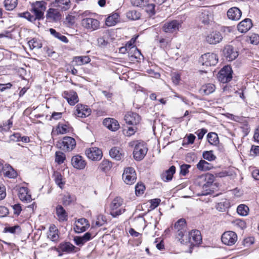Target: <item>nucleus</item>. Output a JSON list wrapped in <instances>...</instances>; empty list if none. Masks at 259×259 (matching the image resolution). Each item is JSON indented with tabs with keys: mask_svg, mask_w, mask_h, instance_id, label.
Here are the masks:
<instances>
[{
	"mask_svg": "<svg viewBox=\"0 0 259 259\" xmlns=\"http://www.w3.org/2000/svg\"><path fill=\"white\" fill-rule=\"evenodd\" d=\"M128 144L129 147L134 148L133 155L136 160H141L144 158L148 151L146 143L142 141H133Z\"/></svg>",
	"mask_w": 259,
	"mask_h": 259,
	"instance_id": "1",
	"label": "nucleus"
},
{
	"mask_svg": "<svg viewBox=\"0 0 259 259\" xmlns=\"http://www.w3.org/2000/svg\"><path fill=\"white\" fill-rule=\"evenodd\" d=\"M199 61L203 66H214L218 62V57L214 53H207L201 56Z\"/></svg>",
	"mask_w": 259,
	"mask_h": 259,
	"instance_id": "2",
	"label": "nucleus"
},
{
	"mask_svg": "<svg viewBox=\"0 0 259 259\" xmlns=\"http://www.w3.org/2000/svg\"><path fill=\"white\" fill-rule=\"evenodd\" d=\"M123 203L122 199L120 197L115 198L110 204V214L113 217H116L125 211V209L119 208Z\"/></svg>",
	"mask_w": 259,
	"mask_h": 259,
	"instance_id": "3",
	"label": "nucleus"
},
{
	"mask_svg": "<svg viewBox=\"0 0 259 259\" xmlns=\"http://www.w3.org/2000/svg\"><path fill=\"white\" fill-rule=\"evenodd\" d=\"M232 72L233 71L230 66H224L218 73L219 80L223 83L229 82L232 78Z\"/></svg>",
	"mask_w": 259,
	"mask_h": 259,
	"instance_id": "4",
	"label": "nucleus"
},
{
	"mask_svg": "<svg viewBox=\"0 0 259 259\" xmlns=\"http://www.w3.org/2000/svg\"><path fill=\"white\" fill-rule=\"evenodd\" d=\"M222 33L218 31H213L207 33L204 35V40L210 45H216L223 39Z\"/></svg>",
	"mask_w": 259,
	"mask_h": 259,
	"instance_id": "5",
	"label": "nucleus"
},
{
	"mask_svg": "<svg viewBox=\"0 0 259 259\" xmlns=\"http://www.w3.org/2000/svg\"><path fill=\"white\" fill-rule=\"evenodd\" d=\"M122 179L126 184H134L137 179V175L134 168L131 167L125 168L122 174Z\"/></svg>",
	"mask_w": 259,
	"mask_h": 259,
	"instance_id": "6",
	"label": "nucleus"
},
{
	"mask_svg": "<svg viewBox=\"0 0 259 259\" xmlns=\"http://www.w3.org/2000/svg\"><path fill=\"white\" fill-rule=\"evenodd\" d=\"M58 146L64 151H70L72 150L76 146L75 139L71 137H65L62 141L59 142Z\"/></svg>",
	"mask_w": 259,
	"mask_h": 259,
	"instance_id": "7",
	"label": "nucleus"
},
{
	"mask_svg": "<svg viewBox=\"0 0 259 259\" xmlns=\"http://www.w3.org/2000/svg\"><path fill=\"white\" fill-rule=\"evenodd\" d=\"M81 25L90 31L97 30L100 27V22L94 18H86L81 21Z\"/></svg>",
	"mask_w": 259,
	"mask_h": 259,
	"instance_id": "8",
	"label": "nucleus"
},
{
	"mask_svg": "<svg viewBox=\"0 0 259 259\" xmlns=\"http://www.w3.org/2000/svg\"><path fill=\"white\" fill-rule=\"evenodd\" d=\"M182 22L177 20H174L165 23L162 29L165 33H173L177 32L181 27Z\"/></svg>",
	"mask_w": 259,
	"mask_h": 259,
	"instance_id": "9",
	"label": "nucleus"
},
{
	"mask_svg": "<svg viewBox=\"0 0 259 259\" xmlns=\"http://www.w3.org/2000/svg\"><path fill=\"white\" fill-rule=\"evenodd\" d=\"M221 239L224 244L231 246L237 241V235L234 232L227 231L223 233Z\"/></svg>",
	"mask_w": 259,
	"mask_h": 259,
	"instance_id": "10",
	"label": "nucleus"
},
{
	"mask_svg": "<svg viewBox=\"0 0 259 259\" xmlns=\"http://www.w3.org/2000/svg\"><path fill=\"white\" fill-rule=\"evenodd\" d=\"M85 153L89 159L95 161L100 160L103 155L101 150L95 147L87 148Z\"/></svg>",
	"mask_w": 259,
	"mask_h": 259,
	"instance_id": "11",
	"label": "nucleus"
},
{
	"mask_svg": "<svg viewBox=\"0 0 259 259\" xmlns=\"http://www.w3.org/2000/svg\"><path fill=\"white\" fill-rule=\"evenodd\" d=\"M224 54L225 57L229 61L235 60L238 56V52L233 46L230 45L225 47L224 50Z\"/></svg>",
	"mask_w": 259,
	"mask_h": 259,
	"instance_id": "12",
	"label": "nucleus"
},
{
	"mask_svg": "<svg viewBox=\"0 0 259 259\" xmlns=\"http://www.w3.org/2000/svg\"><path fill=\"white\" fill-rule=\"evenodd\" d=\"M124 120L127 124L136 125L140 122L141 118L136 113L128 112L124 116Z\"/></svg>",
	"mask_w": 259,
	"mask_h": 259,
	"instance_id": "13",
	"label": "nucleus"
},
{
	"mask_svg": "<svg viewBox=\"0 0 259 259\" xmlns=\"http://www.w3.org/2000/svg\"><path fill=\"white\" fill-rule=\"evenodd\" d=\"M103 125L108 130L112 132L117 131L120 125L117 120L112 118H106L103 122Z\"/></svg>",
	"mask_w": 259,
	"mask_h": 259,
	"instance_id": "14",
	"label": "nucleus"
},
{
	"mask_svg": "<svg viewBox=\"0 0 259 259\" xmlns=\"http://www.w3.org/2000/svg\"><path fill=\"white\" fill-rule=\"evenodd\" d=\"M76 107L75 114L79 117L84 118L89 116L91 113V109L87 105L78 104Z\"/></svg>",
	"mask_w": 259,
	"mask_h": 259,
	"instance_id": "15",
	"label": "nucleus"
},
{
	"mask_svg": "<svg viewBox=\"0 0 259 259\" xmlns=\"http://www.w3.org/2000/svg\"><path fill=\"white\" fill-rule=\"evenodd\" d=\"M71 164L74 168L82 169L86 165V162L82 156L77 155L72 157Z\"/></svg>",
	"mask_w": 259,
	"mask_h": 259,
	"instance_id": "16",
	"label": "nucleus"
},
{
	"mask_svg": "<svg viewBox=\"0 0 259 259\" xmlns=\"http://www.w3.org/2000/svg\"><path fill=\"white\" fill-rule=\"evenodd\" d=\"M75 247L70 242L61 243L58 248L54 247V249L57 252H64L68 253L74 251Z\"/></svg>",
	"mask_w": 259,
	"mask_h": 259,
	"instance_id": "17",
	"label": "nucleus"
},
{
	"mask_svg": "<svg viewBox=\"0 0 259 259\" xmlns=\"http://www.w3.org/2000/svg\"><path fill=\"white\" fill-rule=\"evenodd\" d=\"M252 26V24L251 20L249 18H246L238 24L237 28L239 32L245 33L248 31Z\"/></svg>",
	"mask_w": 259,
	"mask_h": 259,
	"instance_id": "18",
	"label": "nucleus"
},
{
	"mask_svg": "<svg viewBox=\"0 0 259 259\" xmlns=\"http://www.w3.org/2000/svg\"><path fill=\"white\" fill-rule=\"evenodd\" d=\"M176 235L183 236V232H186V222L184 219H180L175 224Z\"/></svg>",
	"mask_w": 259,
	"mask_h": 259,
	"instance_id": "19",
	"label": "nucleus"
},
{
	"mask_svg": "<svg viewBox=\"0 0 259 259\" xmlns=\"http://www.w3.org/2000/svg\"><path fill=\"white\" fill-rule=\"evenodd\" d=\"M242 15L241 11L237 7H233L229 9L227 12V16L230 20H238Z\"/></svg>",
	"mask_w": 259,
	"mask_h": 259,
	"instance_id": "20",
	"label": "nucleus"
},
{
	"mask_svg": "<svg viewBox=\"0 0 259 259\" xmlns=\"http://www.w3.org/2000/svg\"><path fill=\"white\" fill-rule=\"evenodd\" d=\"M65 98L70 105H74L78 102V98L76 92L71 91L69 92H64Z\"/></svg>",
	"mask_w": 259,
	"mask_h": 259,
	"instance_id": "21",
	"label": "nucleus"
},
{
	"mask_svg": "<svg viewBox=\"0 0 259 259\" xmlns=\"http://www.w3.org/2000/svg\"><path fill=\"white\" fill-rule=\"evenodd\" d=\"M18 196L22 201L29 202L32 200L31 196L28 194V189L26 187H21L20 188Z\"/></svg>",
	"mask_w": 259,
	"mask_h": 259,
	"instance_id": "22",
	"label": "nucleus"
},
{
	"mask_svg": "<svg viewBox=\"0 0 259 259\" xmlns=\"http://www.w3.org/2000/svg\"><path fill=\"white\" fill-rule=\"evenodd\" d=\"M190 237L191 238V244L197 245L202 242V237L200 232L198 230H192L189 233Z\"/></svg>",
	"mask_w": 259,
	"mask_h": 259,
	"instance_id": "23",
	"label": "nucleus"
},
{
	"mask_svg": "<svg viewBox=\"0 0 259 259\" xmlns=\"http://www.w3.org/2000/svg\"><path fill=\"white\" fill-rule=\"evenodd\" d=\"M56 211L58 219L60 222H64L67 220V213L62 205H57L56 208Z\"/></svg>",
	"mask_w": 259,
	"mask_h": 259,
	"instance_id": "24",
	"label": "nucleus"
},
{
	"mask_svg": "<svg viewBox=\"0 0 259 259\" xmlns=\"http://www.w3.org/2000/svg\"><path fill=\"white\" fill-rule=\"evenodd\" d=\"M47 19L50 22H56L61 19V15L57 10L54 9H50L47 14Z\"/></svg>",
	"mask_w": 259,
	"mask_h": 259,
	"instance_id": "25",
	"label": "nucleus"
},
{
	"mask_svg": "<svg viewBox=\"0 0 259 259\" xmlns=\"http://www.w3.org/2000/svg\"><path fill=\"white\" fill-rule=\"evenodd\" d=\"M176 172V167L172 165L169 167V168L164 172H163L161 175V179L164 182H168L171 181L172 179L173 175Z\"/></svg>",
	"mask_w": 259,
	"mask_h": 259,
	"instance_id": "26",
	"label": "nucleus"
},
{
	"mask_svg": "<svg viewBox=\"0 0 259 259\" xmlns=\"http://www.w3.org/2000/svg\"><path fill=\"white\" fill-rule=\"evenodd\" d=\"M71 126L67 121L59 122L56 128V132L58 134H65L70 131Z\"/></svg>",
	"mask_w": 259,
	"mask_h": 259,
	"instance_id": "27",
	"label": "nucleus"
},
{
	"mask_svg": "<svg viewBox=\"0 0 259 259\" xmlns=\"http://www.w3.org/2000/svg\"><path fill=\"white\" fill-rule=\"evenodd\" d=\"M54 5L62 11H66L70 8L71 4L70 0H55Z\"/></svg>",
	"mask_w": 259,
	"mask_h": 259,
	"instance_id": "28",
	"label": "nucleus"
},
{
	"mask_svg": "<svg viewBox=\"0 0 259 259\" xmlns=\"http://www.w3.org/2000/svg\"><path fill=\"white\" fill-rule=\"evenodd\" d=\"M91 61V59L88 56H76L73 59L72 62L75 65L81 66L83 64H88Z\"/></svg>",
	"mask_w": 259,
	"mask_h": 259,
	"instance_id": "29",
	"label": "nucleus"
},
{
	"mask_svg": "<svg viewBox=\"0 0 259 259\" xmlns=\"http://www.w3.org/2000/svg\"><path fill=\"white\" fill-rule=\"evenodd\" d=\"M48 237L52 241H56L59 238L58 230L55 225H52L49 228Z\"/></svg>",
	"mask_w": 259,
	"mask_h": 259,
	"instance_id": "30",
	"label": "nucleus"
},
{
	"mask_svg": "<svg viewBox=\"0 0 259 259\" xmlns=\"http://www.w3.org/2000/svg\"><path fill=\"white\" fill-rule=\"evenodd\" d=\"M215 85L211 83H207L203 85L200 90V92L205 95H208L212 93L215 91Z\"/></svg>",
	"mask_w": 259,
	"mask_h": 259,
	"instance_id": "31",
	"label": "nucleus"
},
{
	"mask_svg": "<svg viewBox=\"0 0 259 259\" xmlns=\"http://www.w3.org/2000/svg\"><path fill=\"white\" fill-rule=\"evenodd\" d=\"M119 15L118 13H115L108 16L105 21L106 25L108 26H112L115 25L118 22Z\"/></svg>",
	"mask_w": 259,
	"mask_h": 259,
	"instance_id": "32",
	"label": "nucleus"
},
{
	"mask_svg": "<svg viewBox=\"0 0 259 259\" xmlns=\"http://www.w3.org/2000/svg\"><path fill=\"white\" fill-rule=\"evenodd\" d=\"M109 154L111 158L116 160H120L123 157V155L120 151L119 148L115 147L111 149Z\"/></svg>",
	"mask_w": 259,
	"mask_h": 259,
	"instance_id": "33",
	"label": "nucleus"
},
{
	"mask_svg": "<svg viewBox=\"0 0 259 259\" xmlns=\"http://www.w3.org/2000/svg\"><path fill=\"white\" fill-rule=\"evenodd\" d=\"M197 168L201 171H207L211 169L213 165L204 160H200L197 164Z\"/></svg>",
	"mask_w": 259,
	"mask_h": 259,
	"instance_id": "34",
	"label": "nucleus"
},
{
	"mask_svg": "<svg viewBox=\"0 0 259 259\" xmlns=\"http://www.w3.org/2000/svg\"><path fill=\"white\" fill-rule=\"evenodd\" d=\"M5 177L9 178H14L17 176V173L10 165H5V168L3 172Z\"/></svg>",
	"mask_w": 259,
	"mask_h": 259,
	"instance_id": "35",
	"label": "nucleus"
},
{
	"mask_svg": "<svg viewBox=\"0 0 259 259\" xmlns=\"http://www.w3.org/2000/svg\"><path fill=\"white\" fill-rule=\"evenodd\" d=\"M53 176L56 185L62 189L65 184V182L63 181L61 174L58 171H55Z\"/></svg>",
	"mask_w": 259,
	"mask_h": 259,
	"instance_id": "36",
	"label": "nucleus"
},
{
	"mask_svg": "<svg viewBox=\"0 0 259 259\" xmlns=\"http://www.w3.org/2000/svg\"><path fill=\"white\" fill-rule=\"evenodd\" d=\"M176 238L178 239L179 241L181 244H185L187 243L191 244V238L190 237L189 233L188 235L187 234L186 232H183V236H179L176 235Z\"/></svg>",
	"mask_w": 259,
	"mask_h": 259,
	"instance_id": "37",
	"label": "nucleus"
},
{
	"mask_svg": "<svg viewBox=\"0 0 259 259\" xmlns=\"http://www.w3.org/2000/svg\"><path fill=\"white\" fill-rule=\"evenodd\" d=\"M17 0H5L4 6L6 9L8 11L14 10L17 6Z\"/></svg>",
	"mask_w": 259,
	"mask_h": 259,
	"instance_id": "38",
	"label": "nucleus"
},
{
	"mask_svg": "<svg viewBox=\"0 0 259 259\" xmlns=\"http://www.w3.org/2000/svg\"><path fill=\"white\" fill-rule=\"evenodd\" d=\"M208 142L211 145H217L219 142L218 135L215 133H209L207 135Z\"/></svg>",
	"mask_w": 259,
	"mask_h": 259,
	"instance_id": "39",
	"label": "nucleus"
},
{
	"mask_svg": "<svg viewBox=\"0 0 259 259\" xmlns=\"http://www.w3.org/2000/svg\"><path fill=\"white\" fill-rule=\"evenodd\" d=\"M127 18L131 20H137L140 18V13L136 10H131L126 13Z\"/></svg>",
	"mask_w": 259,
	"mask_h": 259,
	"instance_id": "40",
	"label": "nucleus"
},
{
	"mask_svg": "<svg viewBox=\"0 0 259 259\" xmlns=\"http://www.w3.org/2000/svg\"><path fill=\"white\" fill-rule=\"evenodd\" d=\"M50 32L52 35H53L54 37L57 38L62 42L65 43L68 42V40L67 38L65 36L62 35L59 32H57L54 29L50 28Z\"/></svg>",
	"mask_w": 259,
	"mask_h": 259,
	"instance_id": "41",
	"label": "nucleus"
},
{
	"mask_svg": "<svg viewBox=\"0 0 259 259\" xmlns=\"http://www.w3.org/2000/svg\"><path fill=\"white\" fill-rule=\"evenodd\" d=\"M29 47L31 50L34 49H40L42 47V44L39 40L36 38H33L28 42Z\"/></svg>",
	"mask_w": 259,
	"mask_h": 259,
	"instance_id": "42",
	"label": "nucleus"
},
{
	"mask_svg": "<svg viewBox=\"0 0 259 259\" xmlns=\"http://www.w3.org/2000/svg\"><path fill=\"white\" fill-rule=\"evenodd\" d=\"M237 213L242 216H246L249 212L248 207L245 204H240L237 208Z\"/></svg>",
	"mask_w": 259,
	"mask_h": 259,
	"instance_id": "43",
	"label": "nucleus"
},
{
	"mask_svg": "<svg viewBox=\"0 0 259 259\" xmlns=\"http://www.w3.org/2000/svg\"><path fill=\"white\" fill-rule=\"evenodd\" d=\"M203 158L209 161H212L216 159V156L214 155L213 151H205L202 154Z\"/></svg>",
	"mask_w": 259,
	"mask_h": 259,
	"instance_id": "44",
	"label": "nucleus"
},
{
	"mask_svg": "<svg viewBox=\"0 0 259 259\" xmlns=\"http://www.w3.org/2000/svg\"><path fill=\"white\" fill-rule=\"evenodd\" d=\"M112 166V163L108 160H103L100 164L99 167L104 171L109 170Z\"/></svg>",
	"mask_w": 259,
	"mask_h": 259,
	"instance_id": "45",
	"label": "nucleus"
},
{
	"mask_svg": "<svg viewBox=\"0 0 259 259\" xmlns=\"http://www.w3.org/2000/svg\"><path fill=\"white\" fill-rule=\"evenodd\" d=\"M104 36L99 37L97 39L98 46L100 47H105L108 43L107 40H106L105 37V36L108 35V32H104Z\"/></svg>",
	"mask_w": 259,
	"mask_h": 259,
	"instance_id": "46",
	"label": "nucleus"
},
{
	"mask_svg": "<svg viewBox=\"0 0 259 259\" xmlns=\"http://www.w3.org/2000/svg\"><path fill=\"white\" fill-rule=\"evenodd\" d=\"M55 156V161L59 164L63 163L66 158L65 155L61 151H57Z\"/></svg>",
	"mask_w": 259,
	"mask_h": 259,
	"instance_id": "47",
	"label": "nucleus"
},
{
	"mask_svg": "<svg viewBox=\"0 0 259 259\" xmlns=\"http://www.w3.org/2000/svg\"><path fill=\"white\" fill-rule=\"evenodd\" d=\"M32 9L39 10L40 11H45L46 7L45 2L43 1H36L35 3L32 4Z\"/></svg>",
	"mask_w": 259,
	"mask_h": 259,
	"instance_id": "48",
	"label": "nucleus"
},
{
	"mask_svg": "<svg viewBox=\"0 0 259 259\" xmlns=\"http://www.w3.org/2000/svg\"><path fill=\"white\" fill-rule=\"evenodd\" d=\"M64 23L68 27H72L75 23V17L70 15H68L65 18Z\"/></svg>",
	"mask_w": 259,
	"mask_h": 259,
	"instance_id": "49",
	"label": "nucleus"
},
{
	"mask_svg": "<svg viewBox=\"0 0 259 259\" xmlns=\"http://www.w3.org/2000/svg\"><path fill=\"white\" fill-rule=\"evenodd\" d=\"M145 190V186L142 183H138L135 187V193L137 196H140L144 193Z\"/></svg>",
	"mask_w": 259,
	"mask_h": 259,
	"instance_id": "50",
	"label": "nucleus"
},
{
	"mask_svg": "<svg viewBox=\"0 0 259 259\" xmlns=\"http://www.w3.org/2000/svg\"><path fill=\"white\" fill-rule=\"evenodd\" d=\"M106 223V219L105 216L100 214L97 217V221L95 223V226L100 227L104 225Z\"/></svg>",
	"mask_w": 259,
	"mask_h": 259,
	"instance_id": "51",
	"label": "nucleus"
},
{
	"mask_svg": "<svg viewBox=\"0 0 259 259\" xmlns=\"http://www.w3.org/2000/svg\"><path fill=\"white\" fill-rule=\"evenodd\" d=\"M202 22L204 24H208L211 21V16L207 13H203L201 17Z\"/></svg>",
	"mask_w": 259,
	"mask_h": 259,
	"instance_id": "52",
	"label": "nucleus"
},
{
	"mask_svg": "<svg viewBox=\"0 0 259 259\" xmlns=\"http://www.w3.org/2000/svg\"><path fill=\"white\" fill-rule=\"evenodd\" d=\"M131 4L133 6L139 7H143L146 5V0H131Z\"/></svg>",
	"mask_w": 259,
	"mask_h": 259,
	"instance_id": "53",
	"label": "nucleus"
},
{
	"mask_svg": "<svg viewBox=\"0 0 259 259\" xmlns=\"http://www.w3.org/2000/svg\"><path fill=\"white\" fill-rule=\"evenodd\" d=\"M74 198L70 194H68L64 196L63 198V203L65 205H69L73 201Z\"/></svg>",
	"mask_w": 259,
	"mask_h": 259,
	"instance_id": "54",
	"label": "nucleus"
},
{
	"mask_svg": "<svg viewBox=\"0 0 259 259\" xmlns=\"http://www.w3.org/2000/svg\"><path fill=\"white\" fill-rule=\"evenodd\" d=\"M21 17H23L30 22H34L36 20V17L31 15L28 12H26L20 14Z\"/></svg>",
	"mask_w": 259,
	"mask_h": 259,
	"instance_id": "55",
	"label": "nucleus"
},
{
	"mask_svg": "<svg viewBox=\"0 0 259 259\" xmlns=\"http://www.w3.org/2000/svg\"><path fill=\"white\" fill-rule=\"evenodd\" d=\"M249 39L251 44L256 45L259 43V35L257 34L253 33L249 36Z\"/></svg>",
	"mask_w": 259,
	"mask_h": 259,
	"instance_id": "56",
	"label": "nucleus"
},
{
	"mask_svg": "<svg viewBox=\"0 0 259 259\" xmlns=\"http://www.w3.org/2000/svg\"><path fill=\"white\" fill-rule=\"evenodd\" d=\"M146 11L147 13L154 14L155 13V5L153 4H147L146 3Z\"/></svg>",
	"mask_w": 259,
	"mask_h": 259,
	"instance_id": "57",
	"label": "nucleus"
},
{
	"mask_svg": "<svg viewBox=\"0 0 259 259\" xmlns=\"http://www.w3.org/2000/svg\"><path fill=\"white\" fill-rule=\"evenodd\" d=\"M88 226L80 225L79 224H76L74 228V230L77 233H81L84 232L88 228Z\"/></svg>",
	"mask_w": 259,
	"mask_h": 259,
	"instance_id": "58",
	"label": "nucleus"
},
{
	"mask_svg": "<svg viewBox=\"0 0 259 259\" xmlns=\"http://www.w3.org/2000/svg\"><path fill=\"white\" fill-rule=\"evenodd\" d=\"M33 12L34 13L35 16L34 17H36V19H40L42 18L43 15H44V12L45 11H40L39 10H36V9H32Z\"/></svg>",
	"mask_w": 259,
	"mask_h": 259,
	"instance_id": "59",
	"label": "nucleus"
},
{
	"mask_svg": "<svg viewBox=\"0 0 259 259\" xmlns=\"http://www.w3.org/2000/svg\"><path fill=\"white\" fill-rule=\"evenodd\" d=\"M235 225L240 228L241 229H243L246 228V225L245 221L241 220H236L235 222Z\"/></svg>",
	"mask_w": 259,
	"mask_h": 259,
	"instance_id": "60",
	"label": "nucleus"
},
{
	"mask_svg": "<svg viewBox=\"0 0 259 259\" xmlns=\"http://www.w3.org/2000/svg\"><path fill=\"white\" fill-rule=\"evenodd\" d=\"M14 210V213L19 215L22 211V208L20 204H16L12 206Z\"/></svg>",
	"mask_w": 259,
	"mask_h": 259,
	"instance_id": "61",
	"label": "nucleus"
},
{
	"mask_svg": "<svg viewBox=\"0 0 259 259\" xmlns=\"http://www.w3.org/2000/svg\"><path fill=\"white\" fill-rule=\"evenodd\" d=\"M190 167V165L183 164L181 166L180 174L183 176H185L189 171L188 168Z\"/></svg>",
	"mask_w": 259,
	"mask_h": 259,
	"instance_id": "62",
	"label": "nucleus"
},
{
	"mask_svg": "<svg viewBox=\"0 0 259 259\" xmlns=\"http://www.w3.org/2000/svg\"><path fill=\"white\" fill-rule=\"evenodd\" d=\"M137 129L136 127H129L126 132L124 133V134L126 136L130 137L135 133Z\"/></svg>",
	"mask_w": 259,
	"mask_h": 259,
	"instance_id": "63",
	"label": "nucleus"
},
{
	"mask_svg": "<svg viewBox=\"0 0 259 259\" xmlns=\"http://www.w3.org/2000/svg\"><path fill=\"white\" fill-rule=\"evenodd\" d=\"M9 214V209L5 206H0V218L4 217Z\"/></svg>",
	"mask_w": 259,
	"mask_h": 259,
	"instance_id": "64",
	"label": "nucleus"
}]
</instances>
